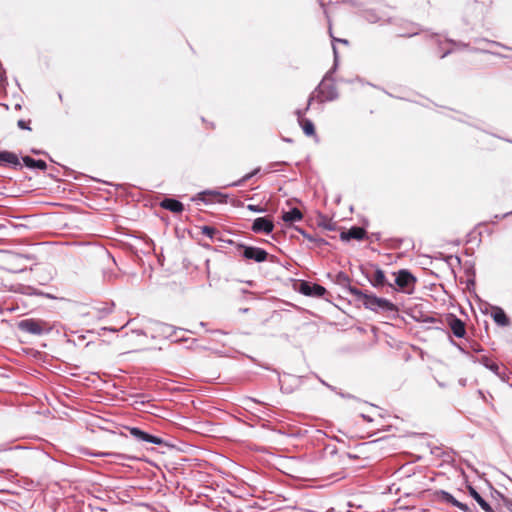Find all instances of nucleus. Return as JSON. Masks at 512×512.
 I'll return each instance as SVG.
<instances>
[{"mask_svg":"<svg viewBox=\"0 0 512 512\" xmlns=\"http://www.w3.org/2000/svg\"><path fill=\"white\" fill-rule=\"evenodd\" d=\"M349 294L355 297V299L362 303V305L373 312L382 314H397L398 308L391 301L377 297L374 294L363 292L356 287L349 288Z\"/></svg>","mask_w":512,"mask_h":512,"instance_id":"obj_1","label":"nucleus"},{"mask_svg":"<svg viewBox=\"0 0 512 512\" xmlns=\"http://www.w3.org/2000/svg\"><path fill=\"white\" fill-rule=\"evenodd\" d=\"M333 53H334V65L333 67L325 74L322 81L318 84V86L314 89V91L310 95H315V101L318 103H324L327 101H334L338 99L339 93L337 87L334 83L333 74L336 71L337 63H338V53L336 47L333 45Z\"/></svg>","mask_w":512,"mask_h":512,"instance_id":"obj_2","label":"nucleus"},{"mask_svg":"<svg viewBox=\"0 0 512 512\" xmlns=\"http://www.w3.org/2000/svg\"><path fill=\"white\" fill-rule=\"evenodd\" d=\"M17 327L20 331L34 336L48 334L51 330L46 322L34 318L19 321Z\"/></svg>","mask_w":512,"mask_h":512,"instance_id":"obj_3","label":"nucleus"},{"mask_svg":"<svg viewBox=\"0 0 512 512\" xmlns=\"http://www.w3.org/2000/svg\"><path fill=\"white\" fill-rule=\"evenodd\" d=\"M237 250L242 258L256 263L265 262L269 257V253L265 249L256 246L237 244Z\"/></svg>","mask_w":512,"mask_h":512,"instance_id":"obj_4","label":"nucleus"},{"mask_svg":"<svg viewBox=\"0 0 512 512\" xmlns=\"http://www.w3.org/2000/svg\"><path fill=\"white\" fill-rule=\"evenodd\" d=\"M393 275L395 276V284L400 291L407 294L413 293L417 279L409 270L401 269Z\"/></svg>","mask_w":512,"mask_h":512,"instance_id":"obj_5","label":"nucleus"},{"mask_svg":"<svg viewBox=\"0 0 512 512\" xmlns=\"http://www.w3.org/2000/svg\"><path fill=\"white\" fill-rule=\"evenodd\" d=\"M149 329L151 330V337H164V338H170L172 337L178 330H182L181 328L174 327L172 325L150 320L149 321Z\"/></svg>","mask_w":512,"mask_h":512,"instance_id":"obj_6","label":"nucleus"},{"mask_svg":"<svg viewBox=\"0 0 512 512\" xmlns=\"http://www.w3.org/2000/svg\"><path fill=\"white\" fill-rule=\"evenodd\" d=\"M126 429L129 431L130 435L139 442H147L159 446L165 443L161 437L145 432L138 427H127Z\"/></svg>","mask_w":512,"mask_h":512,"instance_id":"obj_7","label":"nucleus"},{"mask_svg":"<svg viewBox=\"0 0 512 512\" xmlns=\"http://www.w3.org/2000/svg\"><path fill=\"white\" fill-rule=\"evenodd\" d=\"M299 292L305 296L321 298L326 294L327 290L319 284L302 281L299 286Z\"/></svg>","mask_w":512,"mask_h":512,"instance_id":"obj_8","label":"nucleus"},{"mask_svg":"<svg viewBox=\"0 0 512 512\" xmlns=\"http://www.w3.org/2000/svg\"><path fill=\"white\" fill-rule=\"evenodd\" d=\"M251 230L254 233L270 234L274 230V223L268 217H258L253 221Z\"/></svg>","mask_w":512,"mask_h":512,"instance_id":"obj_9","label":"nucleus"},{"mask_svg":"<svg viewBox=\"0 0 512 512\" xmlns=\"http://www.w3.org/2000/svg\"><path fill=\"white\" fill-rule=\"evenodd\" d=\"M447 322L454 336L457 338H463L466 335L465 323L456 315L449 314Z\"/></svg>","mask_w":512,"mask_h":512,"instance_id":"obj_10","label":"nucleus"},{"mask_svg":"<svg viewBox=\"0 0 512 512\" xmlns=\"http://www.w3.org/2000/svg\"><path fill=\"white\" fill-rule=\"evenodd\" d=\"M365 277L368 279L370 284L375 288H380V287H384L387 285L390 288H392L393 290H396L395 287L391 283L387 282L384 271L382 269H380L379 267H376L374 275L372 277L369 276L367 273L365 274Z\"/></svg>","mask_w":512,"mask_h":512,"instance_id":"obj_11","label":"nucleus"},{"mask_svg":"<svg viewBox=\"0 0 512 512\" xmlns=\"http://www.w3.org/2000/svg\"><path fill=\"white\" fill-rule=\"evenodd\" d=\"M366 236V230L360 226H352L348 230H344L340 233V239L342 241H350L352 239L362 240Z\"/></svg>","mask_w":512,"mask_h":512,"instance_id":"obj_12","label":"nucleus"},{"mask_svg":"<svg viewBox=\"0 0 512 512\" xmlns=\"http://www.w3.org/2000/svg\"><path fill=\"white\" fill-rule=\"evenodd\" d=\"M160 206L172 213H181L184 210V205L177 199L165 197L161 202Z\"/></svg>","mask_w":512,"mask_h":512,"instance_id":"obj_13","label":"nucleus"},{"mask_svg":"<svg viewBox=\"0 0 512 512\" xmlns=\"http://www.w3.org/2000/svg\"><path fill=\"white\" fill-rule=\"evenodd\" d=\"M470 496L478 503L485 512H495L491 505L472 486L468 487Z\"/></svg>","mask_w":512,"mask_h":512,"instance_id":"obj_14","label":"nucleus"},{"mask_svg":"<svg viewBox=\"0 0 512 512\" xmlns=\"http://www.w3.org/2000/svg\"><path fill=\"white\" fill-rule=\"evenodd\" d=\"M491 315L493 320L500 326H508L510 323L505 311L500 307H494Z\"/></svg>","mask_w":512,"mask_h":512,"instance_id":"obj_15","label":"nucleus"},{"mask_svg":"<svg viewBox=\"0 0 512 512\" xmlns=\"http://www.w3.org/2000/svg\"><path fill=\"white\" fill-rule=\"evenodd\" d=\"M281 218L286 223H293L302 220L303 214L298 208L294 207L289 211H283Z\"/></svg>","mask_w":512,"mask_h":512,"instance_id":"obj_16","label":"nucleus"},{"mask_svg":"<svg viewBox=\"0 0 512 512\" xmlns=\"http://www.w3.org/2000/svg\"><path fill=\"white\" fill-rule=\"evenodd\" d=\"M22 161L24 165L30 169L45 170L47 168L46 162L41 159L36 160L30 156H23Z\"/></svg>","mask_w":512,"mask_h":512,"instance_id":"obj_17","label":"nucleus"},{"mask_svg":"<svg viewBox=\"0 0 512 512\" xmlns=\"http://www.w3.org/2000/svg\"><path fill=\"white\" fill-rule=\"evenodd\" d=\"M0 164H10L12 166H19L20 161L15 153L9 151H0Z\"/></svg>","mask_w":512,"mask_h":512,"instance_id":"obj_18","label":"nucleus"},{"mask_svg":"<svg viewBox=\"0 0 512 512\" xmlns=\"http://www.w3.org/2000/svg\"><path fill=\"white\" fill-rule=\"evenodd\" d=\"M405 31L399 33V36L401 37H412L421 31V28L419 24L411 22V21H405Z\"/></svg>","mask_w":512,"mask_h":512,"instance_id":"obj_19","label":"nucleus"},{"mask_svg":"<svg viewBox=\"0 0 512 512\" xmlns=\"http://www.w3.org/2000/svg\"><path fill=\"white\" fill-rule=\"evenodd\" d=\"M442 497H443L444 501H446L447 503L452 504L453 506L459 508L460 510H462L464 512H470V509L467 506V504H464V503L458 501L457 499H455L453 497L452 494H450V493H448L446 491H442Z\"/></svg>","mask_w":512,"mask_h":512,"instance_id":"obj_20","label":"nucleus"},{"mask_svg":"<svg viewBox=\"0 0 512 512\" xmlns=\"http://www.w3.org/2000/svg\"><path fill=\"white\" fill-rule=\"evenodd\" d=\"M478 362L492 371L495 375H500V366L496 362L492 361L489 357L482 356L478 359Z\"/></svg>","mask_w":512,"mask_h":512,"instance_id":"obj_21","label":"nucleus"},{"mask_svg":"<svg viewBox=\"0 0 512 512\" xmlns=\"http://www.w3.org/2000/svg\"><path fill=\"white\" fill-rule=\"evenodd\" d=\"M91 455L95 456V457H112L115 460H128V459L132 458L126 454L116 453V452H97V453H92Z\"/></svg>","mask_w":512,"mask_h":512,"instance_id":"obj_22","label":"nucleus"},{"mask_svg":"<svg viewBox=\"0 0 512 512\" xmlns=\"http://www.w3.org/2000/svg\"><path fill=\"white\" fill-rule=\"evenodd\" d=\"M298 123L301 126L305 135H307V136L315 135V126L310 119L305 118Z\"/></svg>","mask_w":512,"mask_h":512,"instance_id":"obj_23","label":"nucleus"},{"mask_svg":"<svg viewBox=\"0 0 512 512\" xmlns=\"http://www.w3.org/2000/svg\"><path fill=\"white\" fill-rule=\"evenodd\" d=\"M350 277L345 273V272H338V274L336 275V283L340 286H342L343 288H345L348 292H349V288L350 287H353L351 284H350Z\"/></svg>","mask_w":512,"mask_h":512,"instance_id":"obj_24","label":"nucleus"},{"mask_svg":"<svg viewBox=\"0 0 512 512\" xmlns=\"http://www.w3.org/2000/svg\"><path fill=\"white\" fill-rule=\"evenodd\" d=\"M314 101H315V95H309L306 107L304 109H297L295 111L298 122L305 119L304 115L310 109V107Z\"/></svg>","mask_w":512,"mask_h":512,"instance_id":"obj_25","label":"nucleus"},{"mask_svg":"<svg viewBox=\"0 0 512 512\" xmlns=\"http://www.w3.org/2000/svg\"><path fill=\"white\" fill-rule=\"evenodd\" d=\"M259 172H260V168L258 167L256 169H254L252 172L247 173L246 175H244L238 181L232 183L231 186H235V187L242 186L245 182L250 180L253 176L257 175Z\"/></svg>","mask_w":512,"mask_h":512,"instance_id":"obj_26","label":"nucleus"},{"mask_svg":"<svg viewBox=\"0 0 512 512\" xmlns=\"http://www.w3.org/2000/svg\"><path fill=\"white\" fill-rule=\"evenodd\" d=\"M218 233V231L212 227V226H203L202 227V234L207 236L210 239H214L215 235Z\"/></svg>","mask_w":512,"mask_h":512,"instance_id":"obj_27","label":"nucleus"},{"mask_svg":"<svg viewBox=\"0 0 512 512\" xmlns=\"http://www.w3.org/2000/svg\"><path fill=\"white\" fill-rule=\"evenodd\" d=\"M364 17L367 21H369L370 23H376L377 21L380 20V18L376 15L375 12H373L372 10H366L364 12Z\"/></svg>","mask_w":512,"mask_h":512,"instance_id":"obj_28","label":"nucleus"},{"mask_svg":"<svg viewBox=\"0 0 512 512\" xmlns=\"http://www.w3.org/2000/svg\"><path fill=\"white\" fill-rule=\"evenodd\" d=\"M113 307L114 303H111L110 305L105 304L104 306L97 308V310L104 315H109L112 313Z\"/></svg>","mask_w":512,"mask_h":512,"instance_id":"obj_29","label":"nucleus"},{"mask_svg":"<svg viewBox=\"0 0 512 512\" xmlns=\"http://www.w3.org/2000/svg\"><path fill=\"white\" fill-rule=\"evenodd\" d=\"M247 209L254 212V213H264L266 212V209L259 205L249 204L247 205Z\"/></svg>","mask_w":512,"mask_h":512,"instance_id":"obj_30","label":"nucleus"},{"mask_svg":"<svg viewBox=\"0 0 512 512\" xmlns=\"http://www.w3.org/2000/svg\"><path fill=\"white\" fill-rule=\"evenodd\" d=\"M103 277L106 281H112L117 277V274L109 269L103 271Z\"/></svg>","mask_w":512,"mask_h":512,"instance_id":"obj_31","label":"nucleus"},{"mask_svg":"<svg viewBox=\"0 0 512 512\" xmlns=\"http://www.w3.org/2000/svg\"><path fill=\"white\" fill-rule=\"evenodd\" d=\"M477 42L479 43H487V44H490V45H493V46H498V47H502L504 49H510L509 47L501 44L500 42H496V41H490V40H487V39H480V40H477Z\"/></svg>","mask_w":512,"mask_h":512,"instance_id":"obj_32","label":"nucleus"},{"mask_svg":"<svg viewBox=\"0 0 512 512\" xmlns=\"http://www.w3.org/2000/svg\"><path fill=\"white\" fill-rule=\"evenodd\" d=\"M449 43L453 44L454 46H456L458 49H465V48H468L469 47V44L467 43H464V42H457V41H454V40H448Z\"/></svg>","mask_w":512,"mask_h":512,"instance_id":"obj_33","label":"nucleus"},{"mask_svg":"<svg viewBox=\"0 0 512 512\" xmlns=\"http://www.w3.org/2000/svg\"><path fill=\"white\" fill-rule=\"evenodd\" d=\"M134 333H136L137 335H145V336L150 335L151 336V330L149 329V325L145 329L134 330Z\"/></svg>","mask_w":512,"mask_h":512,"instance_id":"obj_34","label":"nucleus"},{"mask_svg":"<svg viewBox=\"0 0 512 512\" xmlns=\"http://www.w3.org/2000/svg\"><path fill=\"white\" fill-rule=\"evenodd\" d=\"M17 125L20 129L31 130V128L29 126V122H27L23 119L18 120Z\"/></svg>","mask_w":512,"mask_h":512,"instance_id":"obj_35","label":"nucleus"},{"mask_svg":"<svg viewBox=\"0 0 512 512\" xmlns=\"http://www.w3.org/2000/svg\"><path fill=\"white\" fill-rule=\"evenodd\" d=\"M298 231L309 241L311 242H314L315 241V237H313L311 234H308L307 232H305L304 230H301V229H298Z\"/></svg>","mask_w":512,"mask_h":512,"instance_id":"obj_36","label":"nucleus"},{"mask_svg":"<svg viewBox=\"0 0 512 512\" xmlns=\"http://www.w3.org/2000/svg\"><path fill=\"white\" fill-rule=\"evenodd\" d=\"M337 394H338L339 396H341L342 398H346V399H356V397H355V396H353V395H351V394H349V393H343V392L339 391V392H337Z\"/></svg>","mask_w":512,"mask_h":512,"instance_id":"obj_37","label":"nucleus"},{"mask_svg":"<svg viewBox=\"0 0 512 512\" xmlns=\"http://www.w3.org/2000/svg\"><path fill=\"white\" fill-rule=\"evenodd\" d=\"M322 226L329 230V231H333L335 230V224L334 223H331V222H328V223H325V224H322Z\"/></svg>","mask_w":512,"mask_h":512,"instance_id":"obj_38","label":"nucleus"},{"mask_svg":"<svg viewBox=\"0 0 512 512\" xmlns=\"http://www.w3.org/2000/svg\"><path fill=\"white\" fill-rule=\"evenodd\" d=\"M31 153H33L35 155H47V153L45 151L39 150V149H35V148L31 149Z\"/></svg>","mask_w":512,"mask_h":512,"instance_id":"obj_39","label":"nucleus"},{"mask_svg":"<svg viewBox=\"0 0 512 512\" xmlns=\"http://www.w3.org/2000/svg\"><path fill=\"white\" fill-rule=\"evenodd\" d=\"M314 243L318 246H322V245H326L328 244L327 241H325L324 239L322 238H316Z\"/></svg>","mask_w":512,"mask_h":512,"instance_id":"obj_40","label":"nucleus"},{"mask_svg":"<svg viewBox=\"0 0 512 512\" xmlns=\"http://www.w3.org/2000/svg\"><path fill=\"white\" fill-rule=\"evenodd\" d=\"M451 341H452V343H453V344H454V345H455V346H456V347H457V348H458L462 353H464V354H468V352L466 351V349H465L462 345L457 344V343H456L455 341H453V340H451Z\"/></svg>","mask_w":512,"mask_h":512,"instance_id":"obj_41","label":"nucleus"},{"mask_svg":"<svg viewBox=\"0 0 512 512\" xmlns=\"http://www.w3.org/2000/svg\"><path fill=\"white\" fill-rule=\"evenodd\" d=\"M224 242H226V243H227V244H229V245H233V246H235V248H236V249H237V244H242L241 242H236V241H234V240H232V239L224 240Z\"/></svg>","mask_w":512,"mask_h":512,"instance_id":"obj_42","label":"nucleus"},{"mask_svg":"<svg viewBox=\"0 0 512 512\" xmlns=\"http://www.w3.org/2000/svg\"><path fill=\"white\" fill-rule=\"evenodd\" d=\"M319 380H320V382H321L324 386H326V387H327V388H329L330 390H332V391H336V387H334V386H332V385L328 384L326 381H324V380H322V379H319Z\"/></svg>","mask_w":512,"mask_h":512,"instance_id":"obj_43","label":"nucleus"},{"mask_svg":"<svg viewBox=\"0 0 512 512\" xmlns=\"http://www.w3.org/2000/svg\"><path fill=\"white\" fill-rule=\"evenodd\" d=\"M206 194H215V195L217 194V195H220V194H219V193H217V192H212V191H203V192H201V193L199 194L200 199H201V200H203V196H204V195H206Z\"/></svg>","mask_w":512,"mask_h":512,"instance_id":"obj_44","label":"nucleus"},{"mask_svg":"<svg viewBox=\"0 0 512 512\" xmlns=\"http://www.w3.org/2000/svg\"><path fill=\"white\" fill-rule=\"evenodd\" d=\"M101 330H103V331H111V332H116L117 331V329H115V328H108V327H102Z\"/></svg>","mask_w":512,"mask_h":512,"instance_id":"obj_45","label":"nucleus"},{"mask_svg":"<svg viewBox=\"0 0 512 512\" xmlns=\"http://www.w3.org/2000/svg\"><path fill=\"white\" fill-rule=\"evenodd\" d=\"M450 53H452V50H447L445 51L441 56L440 58H445L447 55H449Z\"/></svg>","mask_w":512,"mask_h":512,"instance_id":"obj_46","label":"nucleus"},{"mask_svg":"<svg viewBox=\"0 0 512 512\" xmlns=\"http://www.w3.org/2000/svg\"><path fill=\"white\" fill-rule=\"evenodd\" d=\"M361 417H362L364 420L368 421V422L372 421V419H371L369 416L365 415V414H361Z\"/></svg>","mask_w":512,"mask_h":512,"instance_id":"obj_47","label":"nucleus"},{"mask_svg":"<svg viewBox=\"0 0 512 512\" xmlns=\"http://www.w3.org/2000/svg\"><path fill=\"white\" fill-rule=\"evenodd\" d=\"M334 41H338V42H341V43H344V44H347L348 41L345 40V39H336V38H333Z\"/></svg>","mask_w":512,"mask_h":512,"instance_id":"obj_48","label":"nucleus"},{"mask_svg":"<svg viewBox=\"0 0 512 512\" xmlns=\"http://www.w3.org/2000/svg\"><path fill=\"white\" fill-rule=\"evenodd\" d=\"M5 74H6V72L5 73H3V72L0 73V82L4 81Z\"/></svg>","mask_w":512,"mask_h":512,"instance_id":"obj_49","label":"nucleus"},{"mask_svg":"<svg viewBox=\"0 0 512 512\" xmlns=\"http://www.w3.org/2000/svg\"><path fill=\"white\" fill-rule=\"evenodd\" d=\"M470 50H471V51H474V52H478V51H479V52H487L486 50L481 49V48H479V49H470Z\"/></svg>","mask_w":512,"mask_h":512,"instance_id":"obj_50","label":"nucleus"},{"mask_svg":"<svg viewBox=\"0 0 512 512\" xmlns=\"http://www.w3.org/2000/svg\"><path fill=\"white\" fill-rule=\"evenodd\" d=\"M281 164H284V162H275V163H272L271 164V168L277 166V165H281Z\"/></svg>","mask_w":512,"mask_h":512,"instance_id":"obj_51","label":"nucleus"},{"mask_svg":"<svg viewBox=\"0 0 512 512\" xmlns=\"http://www.w3.org/2000/svg\"><path fill=\"white\" fill-rule=\"evenodd\" d=\"M107 257H108L109 259H111V261L113 262V264H115V265H116V261H115V259H114V258H113L109 253L107 254Z\"/></svg>","mask_w":512,"mask_h":512,"instance_id":"obj_52","label":"nucleus"},{"mask_svg":"<svg viewBox=\"0 0 512 512\" xmlns=\"http://www.w3.org/2000/svg\"><path fill=\"white\" fill-rule=\"evenodd\" d=\"M239 311L241 313H247L249 311V309L248 308H241Z\"/></svg>","mask_w":512,"mask_h":512,"instance_id":"obj_53","label":"nucleus"},{"mask_svg":"<svg viewBox=\"0 0 512 512\" xmlns=\"http://www.w3.org/2000/svg\"><path fill=\"white\" fill-rule=\"evenodd\" d=\"M187 340H188L187 338L181 337V338L176 339L175 341L178 342V341H187Z\"/></svg>","mask_w":512,"mask_h":512,"instance_id":"obj_54","label":"nucleus"},{"mask_svg":"<svg viewBox=\"0 0 512 512\" xmlns=\"http://www.w3.org/2000/svg\"><path fill=\"white\" fill-rule=\"evenodd\" d=\"M509 215H512V211L505 213V214L502 216V218L507 217V216H509Z\"/></svg>","mask_w":512,"mask_h":512,"instance_id":"obj_55","label":"nucleus"},{"mask_svg":"<svg viewBox=\"0 0 512 512\" xmlns=\"http://www.w3.org/2000/svg\"><path fill=\"white\" fill-rule=\"evenodd\" d=\"M473 350H474V351H476V352H479V351H480V348H478V347H474V348H473Z\"/></svg>","mask_w":512,"mask_h":512,"instance_id":"obj_56","label":"nucleus"},{"mask_svg":"<svg viewBox=\"0 0 512 512\" xmlns=\"http://www.w3.org/2000/svg\"><path fill=\"white\" fill-rule=\"evenodd\" d=\"M247 284L253 285V281L249 280V281H247Z\"/></svg>","mask_w":512,"mask_h":512,"instance_id":"obj_57","label":"nucleus"},{"mask_svg":"<svg viewBox=\"0 0 512 512\" xmlns=\"http://www.w3.org/2000/svg\"><path fill=\"white\" fill-rule=\"evenodd\" d=\"M285 141H286V142H291V139L286 138V139H285Z\"/></svg>","mask_w":512,"mask_h":512,"instance_id":"obj_58","label":"nucleus"}]
</instances>
